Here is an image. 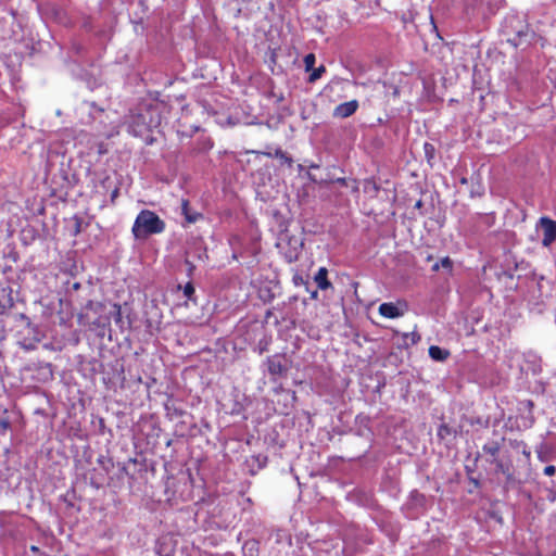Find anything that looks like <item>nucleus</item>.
<instances>
[{
  "label": "nucleus",
  "instance_id": "obj_1",
  "mask_svg": "<svg viewBox=\"0 0 556 556\" xmlns=\"http://www.w3.org/2000/svg\"><path fill=\"white\" fill-rule=\"evenodd\" d=\"M124 124L134 137H144L161 125L157 105L140 103L125 116Z\"/></svg>",
  "mask_w": 556,
  "mask_h": 556
},
{
  "label": "nucleus",
  "instance_id": "obj_2",
  "mask_svg": "<svg viewBox=\"0 0 556 556\" xmlns=\"http://www.w3.org/2000/svg\"><path fill=\"white\" fill-rule=\"evenodd\" d=\"M165 228V222L155 212L141 210L134 222L131 232L136 239L141 240L151 235L162 233Z\"/></svg>",
  "mask_w": 556,
  "mask_h": 556
},
{
  "label": "nucleus",
  "instance_id": "obj_3",
  "mask_svg": "<svg viewBox=\"0 0 556 556\" xmlns=\"http://www.w3.org/2000/svg\"><path fill=\"white\" fill-rule=\"evenodd\" d=\"M503 31L507 37V42L515 48L530 42L529 26L516 15L505 18Z\"/></svg>",
  "mask_w": 556,
  "mask_h": 556
},
{
  "label": "nucleus",
  "instance_id": "obj_4",
  "mask_svg": "<svg viewBox=\"0 0 556 556\" xmlns=\"http://www.w3.org/2000/svg\"><path fill=\"white\" fill-rule=\"evenodd\" d=\"M265 365L273 380L285 376L288 371L285 363V356L281 354H274L268 356L265 361Z\"/></svg>",
  "mask_w": 556,
  "mask_h": 556
},
{
  "label": "nucleus",
  "instance_id": "obj_5",
  "mask_svg": "<svg viewBox=\"0 0 556 556\" xmlns=\"http://www.w3.org/2000/svg\"><path fill=\"white\" fill-rule=\"evenodd\" d=\"M539 224L543 229L542 245L547 248L556 240V220L542 216Z\"/></svg>",
  "mask_w": 556,
  "mask_h": 556
},
{
  "label": "nucleus",
  "instance_id": "obj_6",
  "mask_svg": "<svg viewBox=\"0 0 556 556\" xmlns=\"http://www.w3.org/2000/svg\"><path fill=\"white\" fill-rule=\"evenodd\" d=\"M488 463L495 466V472L505 476L507 482L514 480L513 463L509 457L486 459Z\"/></svg>",
  "mask_w": 556,
  "mask_h": 556
},
{
  "label": "nucleus",
  "instance_id": "obj_7",
  "mask_svg": "<svg viewBox=\"0 0 556 556\" xmlns=\"http://www.w3.org/2000/svg\"><path fill=\"white\" fill-rule=\"evenodd\" d=\"M358 106L359 104L357 100L340 103L334 108L332 116L336 118H348L357 111Z\"/></svg>",
  "mask_w": 556,
  "mask_h": 556
},
{
  "label": "nucleus",
  "instance_id": "obj_8",
  "mask_svg": "<svg viewBox=\"0 0 556 556\" xmlns=\"http://www.w3.org/2000/svg\"><path fill=\"white\" fill-rule=\"evenodd\" d=\"M379 314L386 318H399L403 315V311L392 302H384L379 305Z\"/></svg>",
  "mask_w": 556,
  "mask_h": 556
},
{
  "label": "nucleus",
  "instance_id": "obj_9",
  "mask_svg": "<svg viewBox=\"0 0 556 556\" xmlns=\"http://www.w3.org/2000/svg\"><path fill=\"white\" fill-rule=\"evenodd\" d=\"M181 214L185 216L188 224H194L200 219H203V215L192 210L189 205V201L186 199L181 200Z\"/></svg>",
  "mask_w": 556,
  "mask_h": 556
},
{
  "label": "nucleus",
  "instance_id": "obj_10",
  "mask_svg": "<svg viewBox=\"0 0 556 556\" xmlns=\"http://www.w3.org/2000/svg\"><path fill=\"white\" fill-rule=\"evenodd\" d=\"M155 552L159 556H174L175 545L169 539L163 538L156 542Z\"/></svg>",
  "mask_w": 556,
  "mask_h": 556
},
{
  "label": "nucleus",
  "instance_id": "obj_11",
  "mask_svg": "<svg viewBox=\"0 0 556 556\" xmlns=\"http://www.w3.org/2000/svg\"><path fill=\"white\" fill-rule=\"evenodd\" d=\"M504 440L505 439L502 438L501 441H490V442H486L482 446L483 453L489 456L488 459L501 458L500 457V452H501V447H502L501 442H503Z\"/></svg>",
  "mask_w": 556,
  "mask_h": 556
},
{
  "label": "nucleus",
  "instance_id": "obj_12",
  "mask_svg": "<svg viewBox=\"0 0 556 556\" xmlns=\"http://www.w3.org/2000/svg\"><path fill=\"white\" fill-rule=\"evenodd\" d=\"M315 282L317 283L318 289L327 290L332 287L331 282L328 279V270L326 267H320L314 277Z\"/></svg>",
  "mask_w": 556,
  "mask_h": 556
},
{
  "label": "nucleus",
  "instance_id": "obj_13",
  "mask_svg": "<svg viewBox=\"0 0 556 556\" xmlns=\"http://www.w3.org/2000/svg\"><path fill=\"white\" fill-rule=\"evenodd\" d=\"M243 556H260V542L255 539L248 540L242 545Z\"/></svg>",
  "mask_w": 556,
  "mask_h": 556
},
{
  "label": "nucleus",
  "instance_id": "obj_14",
  "mask_svg": "<svg viewBox=\"0 0 556 556\" xmlns=\"http://www.w3.org/2000/svg\"><path fill=\"white\" fill-rule=\"evenodd\" d=\"M213 148V141L207 136H200L197 141L195 146L193 147V151L197 153H205L210 151Z\"/></svg>",
  "mask_w": 556,
  "mask_h": 556
},
{
  "label": "nucleus",
  "instance_id": "obj_15",
  "mask_svg": "<svg viewBox=\"0 0 556 556\" xmlns=\"http://www.w3.org/2000/svg\"><path fill=\"white\" fill-rule=\"evenodd\" d=\"M419 341H420V334L418 332H416V331L404 332L402 334V342L400 343V346L408 349L409 346L417 344Z\"/></svg>",
  "mask_w": 556,
  "mask_h": 556
},
{
  "label": "nucleus",
  "instance_id": "obj_16",
  "mask_svg": "<svg viewBox=\"0 0 556 556\" xmlns=\"http://www.w3.org/2000/svg\"><path fill=\"white\" fill-rule=\"evenodd\" d=\"M429 356L433 361L443 362L450 356V352L445 349L438 346V345H431L429 348Z\"/></svg>",
  "mask_w": 556,
  "mask_h": 556
},
{
  "label": "nucleus",
  "instance_id": "obj_17",
  "mask_svg": "<svg viewBox=\"0 0 556 556\" xmlns=\"http://www.w3.org/2000/svg\"><path fill=\"white\" fill-rule=\"evenodd\" d=\"M509 445L511 448L519 451L523 454L527 460L531 457V451L527 446V444L523 441L519 440H509Z\"/></svg>",
  "mask_w": 556,
  "mask_h": 556
},
{
  "label": "nucleus",
  "instance_id": "obj_18",
  "mask_svg": "<svg viewBox=\"0 0 556 556\" xmlns=\"http://www.w3.org/2000/svg\"><path fill=\"white\" fill-rule=\"evenodd\" d=\"M437 435H438V438L440 440H445V439H447L451 435L455 437L456 435V431L453 430L448 425L442 424L438 428Z\"/></svg>",
  "mask_w": 556,
  "mask_h": 556
},
{
  "label": "nucleus",
  "instance_id": "obj_19",
  "mask_svg": "<svg viewBox=\"0 0 556 556\" xmlns=\"http://www.w3.org/2000/svg\"><path fill=\"white\" fill-rule=\"evenodd\" d=\"M270 156H274L275 159L280 160L281 163L287 164L289 167L293 164V159L287 154L283 150L280 148L276 149L274 154H269Z\"/></svg>",
  "mask_w": 556,
  "mask_h": 556
},
{
  "label": "nucleus",
  "instance_id": "obj_20",
  "mask_svg": "<svg viewBox=\"0 0 556 556\" xmlns=\"http://www.w3.org/2000/svg\"><path fill=\"white\" fill-rule=\"evenodd\" d=\"M380 187L374 179H365L364 181V191L368 194L376 195L379 191Z\"/></svg>",
  "mask_w": 556,
  "mask_h": 556
},
{
  "label": "nucleus",
  "instance_id": "obj_21",
  "mask_svg": "<svg viewBox=\"0 0 556 556\" xmlns=\"http://www.w3.org/2000/svg\"><path fill=\"white\" fill-rule=\"evenodd\" d=\"M101 185H102V187H104V188H111V187H113L112 192H111V201H112V202H114V201H115V199H116V198H117V195H118V192H119L118 187H117V186H113V181H112V179H111L109 176H106V177L101 181Z\"/></svg>",
  "mask_w": 556,
  "mask_h": 556
},
{
  "label": "nucleus",
  "instance_id": "obj_22",
  "mask_svg": "<svg viewBox=\"0 0 556 556\" xmlns=\"http://www.w3.org/2000/svg\"><path fill=\"white\" fill-rule=\"evenodd\" d=\"M326 72V67L324 65H320L318 67H314L309 73V76H308V83H315L316 80H318L323 74Z\"/></svg>",
  "mask_w": 556,
  "mask_h": 556
},
{
  "label": "nucleus",
  "instance_id": "obj_23",
  "mask_svg": "<svg viewBox=\"0 0 556 556\" xmlns=\"http://www.w3.org/2000/svg\"><path fill=\"white\" fill-rule=\"evenodd\" d=\"M294 243L296 244L295 247H293L289 252H287L285 254L287 261L289 263H292L294 261L298 260V256H299V249L302 247V243H299L298 240L294 241Z\"/></svg>",
  "mask_w": 556,
  "mask_h": 556
},
{
  "label": "nucleus",
  "instance_id": "obj_24",
  "mask_svg": "<svg viewBox=\"0 0 556 556\" xmlns=\"http://www.w3.org/2000/svg\"><path fill=\"white\" fill-rule=\"evenodd\" d=\"M3 293H5V299L3 300V304L8 309H11L14 306V300L12 296V289L10 287L2 289Z\"/></svg>",
  "mask_w": 556,
  "mask_h": 556
},
{
  "label": "nucleus",
  "instance_id": "obj_25",
  "mask_svg": "<svg viewBox=\"0 0 556 556\" xmlns=\"http://www.w3.org/2000/svg\"><path fill=\"white\" fill-rule=\"evenodd\" d=\"M316 56L314 53H308L304 56L305 72H311L314 68Z\"/></svg>",
  "mask_w": 556,
  "mask_h": 556
},
{
  "label": "nucleus",
  "instance_id": "obj_26",
  "mask_svg": "<svg viewBox=\"0 0 556 556\" xmlns=\"http://www.w3.org/2000/svg\"><path fill=\"white\" fill-rule=\"evenodd\" d=\"M440 268L445 269L447 273L453 270V261L448 256L442 257L440 261Z\"/></svg>",
  "mask_w": 556,
  "mask_h": 556
},
{
  "label": "nucleus",
  "instance_id": "obj_27",
  "mask_svg": "<svg viewBox=\"0 0 556 556\" xmlns=\"http://www.w3.org/2000/svg\"><path fill=\"white\" fill-rule=\"evenodd\" d=\"M182 292H184V295L188 299V300H192V296L194 294V287H193V283L192 282H187L184 287H182Z\"/></svg>",
  "mask_w": 556,
  "mask_h": 556
},
{
  "label": "nucleus",
  "instance_id": "obj_28",
  "mask_svg": "<svg viewBox=\"0 0 556 556\" xmlns=\"http://www.w3.org/2000/svg\"><path fill=\"white\" fill-rule=\"evenodd\" d=\"M112 315H113L114 321L117 325L122 326V324H123V316H122V308H121L119 305H117V304L114 305V311H113Z\"/></svg>",
  "mask_w": 556,
  "mask_h": 556
},
{
  "label": "nucleus",
  "instance_id": "obj_29",
  "mask_svg": "<svg viewBox=\"0 0 556 556\" xmlns=\"http://www.w3.org/2000/svg\"><path fill=\"white\" fill-rule=\"evenodd\" d=\"M11 427V422L8 417H1L0 418V431L4 433L7 430H9Z\"/></svg>",
  "mask_w": 556,
  "mask_h": 556
},
{
  "label": "nucleus",
  "instance_id": "obj_30",
  "mask_svg": "<svg viewBox=\"0 0 556 556\" xmlns=\"http://www.w3.org/2000/svg\"><path fill=\"white\" fill-rule=\"evenodd\" d=\"M293 282H294V285H295V286L305 285L306 290H308V285H309V283H308V281H307V280H305L302 276H300V275H294V277H293Z\"/></svg>",
  "mask_w": 556,
  "mask_h": 556
},
{
  "label": "nucleus",
  "instance_id": "obj_31",
  "mask_svg": "<svg viewBox=\"0 0 556 556\" xmlns=\"http://www.w3.org/2000/svg\"><path fill=\"white\" fill-rule=\"evenodd\" d=\"M425 154L428 159H431L434 153V147L431 143L426 142L424 144Z\"/></svg>",
  "mask_w": 556,
  "mask_h": 556
},
{
  "label": "nucleus",
  "instance_id": "obj_32",
  "mask_svg": "<svg viewBox=\"0 0 556 556\" xmlns=\"http://www.w3.org/2000/svg\"><path fill=\"white\" fill-rule=\"evenodd\" d=\"M482 193H483V188L481 187L480 184H477V187L472 186V188L470 190L471 198H475L476 195H481Z\"/></svg>",
  "mask_w": 556,
  "mask_h": 556
},
{
  "label": "nucleus",
  "instance_id": "obj_33",
  "mask_svg": "<svg viewBox=\"0 0 556 556\" xmlns=\"http://www.w3.org/2000/svg\"><path fill=\"white\" fill-rule=\"evenodd\" d=\"M556 472V467L554 465H548L544 468V475L553 476Z\"/></svg>",
  "mask_w": 556,
  "mask_h": 556
},
{
  "label": "nucleus",
  "instance_id": "obj_34",
  "mask_svg": "<svg viewBox=\"0 0 556 556\" xmlns=\"http://www.w3.org/2000/svg\"><path fill=\"white\" fill-rule=\"evenodd\" d=\"M544 447H545V446L542 444V445L540 446V448H538V451H536V453H538V457H539V459H540L541 462H546V460L548 459V458L544 455V453H543V448H544Z\"/></svg>",
  "mask_w": 556,
  "mask_h": 556
},
{
  "label": "nucleus",
  "instance_id": "obj_35",
  "mask_svg": "<svg viewBox=\"0 0 556 556\" xmlns=\"http://www.w3.org/2000/svg\"><path fill=\"white\" fill-rule=\"evenodd\" d=\"M307 291L309 292L311 299H313V300H317L318 299V290L317 289L316 290H312V291L308 289Z\"/></svg>",
  "mask_w": 556,
  "mask_h": 556
},
{
  "label": "nucleus",
  "instance_id": "obj_36",
  "mask_svg": "<svg viewBox=\"0 0 556 556\" xmlns=\"http://www.w3.org/2000/svg\"><path fill=\"white\" fill-rule=\"evenodd\" d=\"M9 309L7 308V306L3 304V301L0 300V315H4L7 314Z\"/></svg>",
  "mask_w": 556,
  "mask_h": 556
},
{
  "label": "nucleus",
  "instance_id": "obj_37",
  "mask_svg": "<svg viewBox=\"0 0 556 556\" xmlns=\"http://www.w3.org/2000/svg\"><path fill=\"white\" fill-rule=\"evenodd\" d=\"M91 108L93 109V114H97V113H102L103 110L98 108L94 103L91 104Z\"/></svg>",
  "mask_w": 556,
  "mask_h": 556
},
{
  "label": "nucleus",
  "instance_id": "obj_38",
  "mask_svg": "<svg viewBox=\"0 0 556 556\" xmlns=\"http://www.w3.org/2000/svg\"><path fill=\"white\" fill-rule=\"evenodd\" d=\"M431 270H432V271H439V270H440V263H439V262H435V263L432 265Z\"/></svg>",
  "mask_w": 556,
  "mask_h": 556
},
{
  "label": "nucleus",
  "instance_id": "obj_39",
  "mask_svg": "<svg viewBox=\"0 0 556 556\" xmlns=\"http://www.w3.org/2000/svg\"><path fill=\"white\" fill-rule=\"evenodd\" d=\"M72 288H73L74 290H79V289H80V283H79V282H74V283H73V286H72Z\"/></svg>",
  "mask_w": 556,
  "mask_h": 556
},
{
  "label": "nucleus",
  "instance_id": "obj_40",
  "mask_svg": "<svg viewBox=\"0 0 556 556\" xmlns=\"http://www.w3.org/2000/svg\"><path fill=\"white\" fill-rule=\"evenodd\" d=\"M307 177H308V179H309L311 181H313V182H316V181H317V179H316L312 174H309V173L307 174Z\"/></svg>",
  "mask_w": 556,
  "mask_h": 556
},
{
  "label": "nucleus",
  "instance_id": "obj_41",
  "mask_svg": "<svg viewBox=\"0 0 556 556\" xmlns=\"http://www.w3.org/2000/svg\"><path fill=\"white\" fill-rule=\"evenodd\" d=\"M459 182H460L462 185H467V184H468V179H467L466 177H462V178H460V180H459Z\"/></svg>",
  "mask_w": 556,
  "mask_h": 556
},
{
  "label": "nucleus",
  "instance_id": "obj_42",
  "mask_svg": "<svg viewBox=\"0 0 556 556\" xmlns=\"http://www.w3.org/2000/svg\"><path fill=\"white\" fill-rule=\"evenodd\" d=\"M94 325H97V326H104V323H102L101 319H98L97 321H94Z\"/></svg>",
  "mask_w": 556,
  "mask_h": 556
},
{
  "label": "nucleus",
  "instance_id": "obj_43",
  "mask_svg": "<svg viewBox=\"0 0 556 556\" xmlns=\"http://www.w3.org/2000/svg\"><path fill=\"white\" fill-rule=\"evenodd\" d=\"M309 168H319V165H318V164H314V163H312V164L309 165Z\"/></svg>",
  "mask_w": 556,
  "mask_h": 556
},
{
  "label": "nucleus",
  "instance_id": "obj_44",
  "mask_svg": "<svg viewBox=\"0 0 556 556\" xmlns=\"http://www.w3.org/2000/svg\"><path fill=\"white\" fill-rule=\"evenodd\" d=\"M30 549H31L33 552H35V553H37V552L39 551V548H38L37 546H35V545H33V546L30 547Z\"/></svg>",
  "mask_w": 556,
  "mask_h": 556
},
{
  "label": "nucleus",
  "instance_id": "obj_45",
  "mask_svg": "<svg viewBox=\"0 0 556 556\" xmlns=\"http://www.w3.org/2000/svg\"><path fill=\"white\" fill-rule=\"evenodd\" d=\"M416 206H417V207H420V206H421V201H420V200L416 203Z\"/></svg>",
  "mask_w": 556,
  "mask_h": 556
},
{
  "label": "nucleus",
  "instance_id": "obj_46",
  "mask_svg": "<svg viewBox=\"0 0 556 556\" xmlns=\"http://www.w3.org/2000/svg\"><path fill=\"white\" fill-rule=\"evenodd\" d=\"M104 135H105L106 137H111V136H112V134H111V132H104Z\"/></svg>",
  "mask_w": 556,
  "mask_h": 556
},
{
  "label": "nucleus",
  "instance_id": "obj_47",
  "mask_svg": "<svg viewBox=\"0 0 556 556\" xmlns=\"http://www.w3.org/2000/svg\"><path fill=\"white\" fill-rule=\"evenodd\" d=\"M338 181L343 184L344 182V178H340V179H338Z\"/></svg>",
  "mask_w": 556,
  "mask_h": 556
},
{
  "label": "nucleus",
  "instance_id": "obj_48",
  "mask_svg": "<svg viewBox=\"0 0 556 556\" xmlns=\"http://www.w3.org/2000/svg\"><path fill=\"white\" fill-rule=\"evenodd\" d=\"M199 130V127L198 126H194L193 127V131H198Z\"/></svg>",
  "mask_w": 556,
  "mask_h": 556
}]
</instances>
